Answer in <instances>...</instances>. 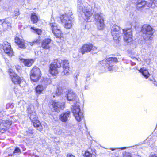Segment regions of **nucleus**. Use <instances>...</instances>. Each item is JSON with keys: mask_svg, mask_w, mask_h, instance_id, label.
<instances>
[{"mask_svg": "<svg viewBox=\"0 0 157 157\" xmlns=\"http://www.w3.org/2000/svg\"><path fill=\"white\" fill-rule=\"evenodd\" d=\"M67 98L72 105L71 110L75 119L78 122L84 118L82 111L80 108L79 100L76 94L72 90H69L66 94Z\"/></svg>", "mask_w": 157, "mask_h": 157, "instance_id": "obj_1", "label": "nucleus"}, {"mask_svg": "<svg viewBox=\"0 0 157 157\" xmlns=\"http://www.w3.org/2000/svg\"><path fill=\"white\" fill-rule=\"evenodd\" d=\"M61 66L63 68V74H67L69 71V65L68 61L66 60L63 61L60 59L54 60L50 65V73L53 75H56L58 72V68Z\"/></svg>", "mask_w": 157, "mask_h": 157, "instance_id": "obj_2", "label": "nucleus"}, {"mask_svg": "<svg viewBox=\"0 0 157 157\" xmlns=\"http://www.w3.org/2000/svg\"><path fill=\"white\" fill-rule=\"evenodd\" d=\"M27 111L28 116L31 121L33 123L34 126L38 130H42L43 128L40 122L38 120L36 113L34 110V107L33 105H30L27 108Z\"/></svg>", "mask_w": 157, "mask_h": 157, "instance_id": "obj_3", "label": "nucleus"}, {"mask_svg": "<svg viewBox=\"0 0 157 157\" xmlns=\"http://www.w3.org/2000/svg\"><path fill=\"white\" fill-rule=\"evenodd\" d=\"M77 0L78 12L82 15H84L83 17L85 20L88 21H92L93 13L91 10L84 6L82 0Z\"/></svg>", "mask_w": 157, "mask_h": 157, "instance_id": "obj_4", "label": "nucleus"}, {"mask_svg": "<svg viewBox=\"0 0 157 157\" xmlns=\"http://www.w3.org/2000/svg\"><path fill=\"white\" fill-rule=\"evenodd\" d=\"M72 16V14L71 10H69L68 12H66L64 14H63L60 16V20L65 28L69 29L72 27L74 21Z\"/></svg>", "mask_w": 157, "mask_h": 157, "instance_id": "obj_5", "label": "nucleus"}, {"mask_svg": "<svg viewBox=\"0 0 157 157\" xmlns=\"http://www.w3.org/2000/svg\"><path fill=\"white\" fill-rule=\"evenodd\" d=\"M117 62V59L115 57H109L106 60H104L100 62V64L105 68H107L109 71L113 69V66L114 63Z\"/></svg>", "mask_w": 157, "mask_h": 157, "instance_id": "obj_6", "label": "nucleus"}, {"mask_svg": "<svg viewBox=\"0 0 157 157\" xmlns=\"http://www.w3.org/2000/svg\"><path fill=\"white\" fill-rule=\"evenodd\" d=\"M141 31L144 34L143 38L145 40H151L153 32L152 29L150 25L146 24L142 26Z\"/></svg>", "mask_w": 157, "mask_h": 157, "instance_id": "obj_7", "label": "nucleus"}, {"mask_svg": "<svg viewBox=\"0 0 157 157\" xmlns=\"http://www.w3.org/2000/svg\"><path fill=\"white\" fill-rule=\"evenodd\" d=\"M111 33L114 40L119 41L121 39L122 33L120 31V27L116 25H113L111 28Z\"/></svg>", "mask_w": 157, "mask_h": 157, "instance_id": "obj_8", "label": "nucleus"}, {"mask_svg": "<svg viewBox=\"0 0 157 157\" xmlns=\"http://www.w3.org/2000/svg\"><path fill=\"white\" fill-rule=\"evenodd\" d=\"M103 15L101 13H96L94 17H92V21L94 20L98 23V27L99 29H102L104 27V19L103 17Z\"/></svg>", "mask_w": 157, "mask_h": 157, "instance_id": "obj_9", "label": "nucleus"}, {"mask_svg": "<svg viewBox=\"0 0 157 157\" xmlns=\"http://www.w3.org/2000/svg\"><path fill=\"white\" fill-rule=\"evenodd\" d=\"M52 32L54 35L57 38H61L62 35V33L59 27L55 23H52L50 24Z\"/></svg>", "mask_w": 157, "mask_h": 157, "instance_id": "obj_10", "label": "nucleus"}, {"mask_svg": "<svg viewBox=\"0 0 157 157\" xmlns=\"http://www.w3.org/2000/svg\"><path fill=\"white\" fill-rule=\"evenodd\" d=\"M41 75L40 70L38 68H34L31 71L30 78L32 81L36 82L40 78Z\"/></svg>", "mask_w": 157, "mask_h": 157, "instance_id": "obj_11", "label": "nucleus"}, {"mask_svg": "<svg viewBox=\"0 0 157 157\" xmlns=\"http://www.w3.org/2000/svg\"><path fill=\"white\" fill-rule=\"evenodd\" d=\"M1 48H2L6 54L9 57H12L13 55V52L11 48L10 44L7 42L4 41L1 46Z\"/></svg>", "mask_w": 157, "mask_h": 157, "instance_id": "obj_12", "label": "nucleus"}, {"mask_svg": "<svg viewBox=\"0 0 157 157\" xmlns=\"http://www.w3.org/2000/svg\"><path fill=\"white\" fill-rule=\"evenodd\" d=\"M123 34L124 35V39L125 41L130 43L133 40L132 39V30L131 29H122Z\"/></svg>", "mask_w": 157, "mask_h": 157, "instance_id": "obj_13", "label": "nucleus"}, {"mask_svg": "<svg viewBox=\"0 0 157 157\" xmlns=\"http://www.w3.org/2000/svg\"><path fill=\"white\" fill-rule=\"evenodd\" d=\"M11 78L12 81L15 84L19 85L21 87H23L25 85L26 82L17 74H14V75Z\"/></svg>", "mask_w": 157, "mask_h": 157, "instance_id": "obj_14", "label": "nucleus"}, {"mask_svg": "<svg viewBox=\"0 0 157 157\" xmlns=\"http://www.w3.org/2000/svg\"><path fill=\"white\" fill-rule=\"evenodd\" d=\"M97 49V48L93 46L92 44H86L84 45L79 50V52L82 54H84L85 52H90L91 50H95Z\"/></svg>", "mask_w": 157, "mask_h": 157, "instance_id": "obj_15", "label": "nucleus"}, {"mask_svg": "<svg viewBox=\"0 0 157 157\" xmlns=\"http://www.w3.org/2000/svg\"><path fill=\"white\" fill-rule=\"evenodd\" d=\"M52 105L53 110L57 112H59L64 108V103L63 102L53 101Z\"/></svg>", "mask_w": 157, "mask_h": 157, "instance_id": "obj_16", "label": "nucleus"}, {"mask_svg": "<svg viewBox=\"0 0 157 157\" xmlns=\"http://www.w3.org/2000/svg\"><path fill=\"white\" fill-rule=\"evenodd\" d=\"M11 123L9 120L0 121V132L4 133L6 130L7 128L10 127Z\"/></svg>", "mask_w": 157, "mask_h": 157, "instance_id": "obj_17", "label": "nucleus"}, {"mask_svg": "<svg viewBox=\"0 0 157 157\" xmlns=\"http://www.w3.org/2000/svg\"><path fill=\"white\" fill-rule=\"evenodd\" d=\"M0 24L4 30H7L11 28V23L8 21V19H0Z\"/></svg>", "mask_w": 157, "mask_h": 157, "instance_id": "obj_18", "label": "nucleus"}, {"mask_svg": "<svg viewBox=\"0 0 157 157\" xmlns=\"http://www.w3.org/2000/svg\"><path fill=\"white\" fill-rule=\"evenodd\" d=\"M71 112L68 111L63 112L61 113L59 116V119L63 122H66L68 120L70 115Z\"/></svg>", "mask_w": 157, "mask_h": 157, "instance_id": "obj_19", "label": "nucleus"}, {"mask_svg": "<svg viewBox=\"0 0 157 157\" xmlns=\"http://www.w3.org/2000/svg\"><path fill=\"white\" fill-rule=\"evenodd\" d=\"M15 42L21 48H25L26 47L25 45L24 40L20 39L19 37H16L15 38Z\"/></svg>", "mask_w": 157, "mask_h": 157, "instance_id": "obj_20", "label": "nucleus"}, {"mask_svg": "<svg viewBox=\"0 0 157 157\" xmlns=\"http://www.w3.org/2000/svg\"><path fill=\"white\" fill-rule=\"evenodd\" d=\"M51 41V40L49 38L45 39L42 41V47L45 49H48L50 48L49 44Z\"/></svg>", "mask_w": 157, "mask_h": 157, "instance_id": "obj_21", "label": "nucleus"}, {"mask_svg": "<svg viewBox=\"0 0 157 157\" xmlns=\"http://www.w3.org/2000/svg\"><path fill=\"white\" fill-rule=\"evenodd\" d=\"M139 71L146 79L148 78L150 75L148 70L145 67L141 68L140 70H139Z\"/></svg>", "mask_w": 157, "mask_h": 157, "instance_id": "obj_22", "label": "nucleus"}, {"mask_svg": "<svg viewBox=\"0 0 157 157\" xmlns=\"http://www.w3.org/2000/svg\"><path fill=\"white\" fill-rule=\"evenodd\" d=\"M45 86L42 85H38L36 88V91L37 94L41 93L42 91L45 89Z\"/></svg>", "mask_w": 157, "mask_h": 157, "instance_id": "obj_23", "label": "nucleus"}, {"mask_svg": "<svg viewBox=\"0 0 157 157\" xmlns=\"http://www.w3.org/2000/svg\"><path fill=\"white\" fill-rule=\"evenodd\" d=\"M31 19L32 22L33 23L35 24L38 21V19L37 16L35 13H31Z\"/></svg>", "mask_w": 157, "mask_h": 157, "instance_id": "obj_24", "label": "nucleus"}, {"mask_svg": "<svg viewBox=\"0 0 157 157\" xmlns=\"http://www.w3.org/2000/svg\"><path fill=\"white\" fill-rule=\"evenodd\" d=\"M52 81L50 78H44L42 81V84L47 85L51 83Z\"/></svg>", "mask_w": 157, "mask_h": 157, "instance_id": "obj_25", "label": "nucleus"}, {"mask_svg": "<svg viewBox=\"0 0 157 157\" xmlns=\"http://www.w3.org/2000/svg\"><path fill=\"white\" fill-rule=\"evenodd\" d=\"M23 60L25 66L30 67L32 64L33 61L31 60L23 59Z\"/></svg>", "mask_w": 157, "mask_h": 157, "instance_id": "obj_26", "label": "nucleus"}, {"mask_svg": "<svg viewBox=\"0 0 157 157\" xmlns=\"http://www.w3.org/2000/svg\"><path fill=\"white\" fill-rule=\"evenodd\" d=\"M83 154V156L85 157H96L95 154H92L87 151H86Z\"/></svg>", "mask_w": 157, "mask_h": 157, "instance_id": "obj_27", "label": "nucleus"}, {"mask_svg": "<svg viewBox=\"0 0 157 157\" xmlns=\"http://www.w3.org/2000/svg\"><path fill=\"white\" fill-rule=\"evenodd\" d=\"M31 29L35 31V33H37L38 35H40L42 33L41 29H36L34 27H31Z\"/></svg>", "mask_w": 157, "mask_h": 157, "instance_id": "obj_28", "label": "nucleus"}, {"mask_svg": "<svg viewBox=\"0 0 157 157\" xmlns=\"http://www.w3.org/2000/svg\"><path fill=\"white\" fill-rule=\"evenodd\" d=\"M19 14L20 13L19 10L18 9H17L14 11V14L13 16V17H14L15 19H16Z\"/></svg>", "mask_w": 157, "mask_h": 157, "instance_id": "obj_29", "label": "nucleus"}, {"mask_svg": "<svg viewBox=\"0 0 157 157\" xmlns=\"http://www.w3.org/2000/svg\"><path fill=\"white\" fill-rule=\"evenodd\" d=\"M126 147H121V148H110L109 149L112 151H115L116 152H118L120 150H123L126 149Z\"/></svg>", "mask_w": 157, "mask_h": 157, "instance_id": "obj_30", "label": "nucleus"}, {"mask_svg": "<svg viewBox=\"0 0 157 157\" xmlns=\"http://www.w3.org/2000/svg\"><path fill=\"white\" fill-rule=\"evenodd\" d=\"M21 152V150L19 149V148L18 147H16L15 149L14 150V151L13 154H11V155L12 156H14L15 155L14 154L15 153H18V154H19V153H20Z\"/></svg>", "mask_w": 157, "mask_h": 157, "instance_id": "obj_31", "label": "nucleus"}, {"mask_svg": "<svg viewBox=\"0 0 157 157\" xmlns=\"http://www.w3.org/2000/svg\"><path fill=\"white\" fill-rule=\"evenodd\" d=\"M55 132L57 134H61L62 132V130H60L59 127L56 128L54 130Z\"/></svg>", "mask_w": 157, "mask_h": 157, "instance_id": "obj_32", "label": "nucleus"}, {"mask_svg": "<svg viewBox=\"0 0 157 157\" xmlns=\"http://www.w3.org/2000/svg\"><path fill=\"white\" fill-rule=\"evenodd\" d=\"M14 107L13 104V103H9L7 104L6 108L7 109H12Z\"/></svg>", "mask_w": 157, "mask_h": 157, "instance_id": "obj_33", "label": "nucleus"}, {"mask_svg": "<svg viewBox=\"0 0 157 157\" xmlns=\"http://www.w3.org/2000/svg\"><path fill=\"white\" fill-rule=\"evenodd\" d=\"M9 72L10 74V75L11 77L13 76L14 75V74H16L15 73L13 70L11 69H9Z\"/></svg>", "mask_w": 157, "mask_h": 157, "instance_id": "obj_34", "label": "nucleus"}, {"mask_svg": "<svg viewBox=\"0 0 157 157\" xmlns=\"http://www.w3.org/2000/svg\"><path fill=\"white\" fill-rule=\"evenodd\" d=\"M39 40H36L34 41L33 42H29V44L32 46L34 45L35 44H38L39 42Z\"/></svg>", "mask_w": 157, "mask_h": 157, "instance_id": "obj_35", "label": "nucleus"}, {"mask_svg": "<svg viewBox=\"0 0 157 157\" xmlns=\"http://www.w3.org/2000/svg\"><path fill=\"white\" fill-rule=\"evenodd\" d=\"M28 134H32L33 133V129L32 128H29L27 132Z\"/></svg>", "mask_w": 157, "mask_h": 157, "instance_id": "obj_36", "label": "nucleus"}, {"mask_svg": "<svg viewBox=\"0 0 157 157\" xmlns=\"http://www.w3.org/2000/svg\"><path fill=\"white\" fill-rule=\"evenodd\" d=\"M90 76L89 75H87L86 77V80L85 81V83H86V82L90 80Z\"/></svg>", "mask_w": 157, "mask_h": 157, "instance_id": "obj_37", "label": "nucleus"}, {"mask_svg": "<svg viewBox=\"0 0 157 157\" xmlns=\"http://www.w3.org/2000/svg\"><path fill=\"white\" fill-rule=\"evenodd\" d=\"M124 156V157H132L131 156V154L129 153H125Z\"/></svg>", "mask_w": 157, "mask_h": 157, "instance_id": "obj_38", "label": "nucleus"}, {"mask_svg": "<svg viewBox=\"0 0 157 157\" xmlns=\"http://www.w3.org/2000/svg\"><path fill=\"white\" fill-rule=\"evenodd\" d=\"M149 157H157V155L155 154H151L149 155Z\"/></svg>", "mask_w": 157, "mask_h": 157, "instance_id": "obj_39", "label": "nucleus"}, {"mask_svg": "<svg viewBox=\"0 0 157 157\" xmlns=\"http://www.w3.org/2000/svg\"><path fill=\"white\" fill-rule=\"evenodd\" d=\"M67 157H75L71 153H69L67 154Z\"/></svg>", "mask_w": 157, "mask_h": 157, "instance_id": "obj_40", "label": "nucleus"}, {"mask_svg": "<svg viewBox=\"0 0 157 157\" xmlns=\"http://www.w3.org/2000/svg\"><path fill=\"white\" fill-rule=\"evenodd\" d=\"M58 92L56 91V95L57 96H59L61 94V92L59 91L58 90Z\"/></svg>", "mask_w": 157, "mask_h": 157, "instance_id": "obj_41", "label": "nucleus"}, {"mask_svg": "<svg viewBox=\"0 0 157 157\" xmlns=\"http://www.w3.org/2000/svg\"><path fill=\"white\" fill-rule=\"evenodd\" d=\"M15 68L17 71L19 72V71L21 67L19 66H15Z\"/></svg>", "mask_w": 157, "mask_h": 157, "instance_id": "obj_42", "label": "nucleus"}, {"mask_svg": "<svg viewBox=\"0 0 157 157\" xmlns=\"http://www.w3.org/2000/svg\"><path fill=\"white\" fill-rule=\"evenodd\" d=\"M78 79V78H77V77H76L75 78V86H76V87L77 85V84L76 83V80H77Z\"/></svg>", "mask_w": 157, "mask_h": 157, "instance_id": "obj_43", "label": "nucleus"}, {"mask_svg": "<svg viewBox=\"0 0 157 157\" xmlns=\"http://www.w3.org/2000/svg\"><path fill=\"white\" fill-rule=\"evenodd\" d=\"M152 83L155 85L157 86V82H156L155 80L153 81H152Z\"/></svg>", "mask_w": 157, "mask_h": 157, "instance_id": "obj_44", "label": "nucleus"}, {"mask_svg": "<svg viewBox=\"0 0 157 157\" xmlns=\"http://www.w3.org/2000/svg\"><path fill=\"white\" fill-rule=\"evenodd\" d=\"M89 89L88 86L86 85L85 86L84 89L85 90H87Z\"/></svg>", "mask_w": 157, "mask_h": 157, "instance_id": "obj_45", "label": "nucleus"}, {"mask_svg": "<svg viewBox=\"0 0 157 157\" xmlns=\"http://www.w3.org/2000/svg\"><path fill=\"white\" fill-rule=\"evenodd\" d=\"M133 69L135 70H136L137 69V67H134Z\"/></svg>", "mask_w": 157, "mask_h": 157, "instance_id": "obj_46", "label": "nucleus"}, {"mask_svg": "<svg viewBox=\"0 0 157 157\" xmlns=\"http://www.w3.org/2000/svg\"><path fill=\"white\" fill-rule=\"evenodd\" d=\"M135 63H132V65H135Z\"/></svg>", "mask_w": 157, "mask_h": 157, "instance_id": "obj_47", "label": "nucleus"}, {"mask_svg": "<svg viewBox=\"0 0 157 157\" xmlns=\"http://www.w3.org/2000/svg\"><path fill=\"white\" fill-rule=\"evenodd\" d=\"M35 157H39V156L37 155H35Z\"/></svg>", "mask_w": 157, "mask_h": 157, "instance_id": "obj_48", "label": "nucleus"}, {"mask_svg": "<svg viewBox=\"0 0 157 157\" xmlns=\"http://www.w3.org/2000/svg\"><path fill=\"white\" fill-rule=\"evenodd\" d=\"M27 1L28 2H30V0H27Z\"/></svg>", "mask_w": 157, "mask_h": 157, "instance_id": "obj_49", "label": "nucleus"}, {"mask_svg": "<svg viewBox=\"0 0 157 157\" xmlns=\"http://www.w3.org/2000/svg\"><path fill=\"white\" fill-rule=\"evenodd\" d=\"M53 97H55V96L54 95H53Z\"/></svg>", "mask_w": 157, "mask_h": 157, "instance_id": "obj_50", "label": "nucleus"}, {"mask_svg": "<svg viewBox=\"0 0 157 157\" xmlns=\"http://www.w3.org/2000/svg\"><path fill=\"white\" fill-rule=\"evenodd\" d=\"M56 33H58V31H57V32H56Z\"/></svg>", "mask_w": 157, "mask_h": 157, "instance_id": "obj_51", "label": "nucleus"}, {"mask_svg": "<svg viewBox=\"0 0 157 157\" xmlns=\"http://www.w3.org/2000/svg\"><path fill=\"white\" fill-rule=\"evenodd\" d=\"M118 156V155H117V156H116V157H117Z\"/></svg>", "mask_w": 157, "mask_h": 157, "instance_id": "obj_52", "label": "nucleus"}, {"mask_svg": "<svg viewBox=\"0 0 157 157\" xmlns=\"http://www.w3.org/2000/svg\"><path fill=\"white\" fill-rule=\"evenodd\" d=\"M85 127H86V124H85Z\"/></svg>", "mask_w": 157, "mask_h": 157, "instance_id": "obj_53", "label": "nucleus"}, {"mask_svg": "<svg viewBox=\"0 0 157 157\" xmlns=\"http://www.w3.org/2000/svg\"><path fill=\"white\" fill-rule=\"evenodd\" d=\"M137 157H139L138 156Z\"/></svg>", "mask_w": 157, "mask_h": 157, "instance_id": "obj_54", "label": "nucleus"}, {"mask_svg": "<svg viewBox=\"0 0 157 157\" xmlns=\"http://www.w3.org/2000/svg\"><path fill=\"white\" fill-rule=\"evenodd\" d=\"M1 0H0V1H1Z\"/></svg>", "mask_w": 157, "mask_h": 157, "instance_id": "obj_55", "label": "nucleus"}]
</instances>
